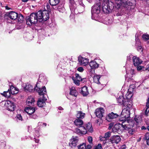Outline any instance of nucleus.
I'll return each mask as SVG.
<instances>
[{
  "label": "nucleus",
  "mask_w": 149,
  "mask_h": 149,
  "mask_svg": "<svg viewBox=\"0 0 149 149\" xmlns=\"http://www.w3.org/2000/svg\"><path fill=\"white\" fill-rule=\"evenodd\" d=\"M34 139H35V141L36 143H38L39 142V139H36L35 138H34Z\"/></svg>",
  "instance_id": "obj_59"
},
{
  "label": "nucleus",
  "mask_w": 149,
  "mask_h": 149,
  "mask_svg": "<svg viewBox=\"0 0 149 149\" xmlns=\"http://www.w3.org/2000/svg\"><path fill=\"white\" fill-rule=\"evenodd\" d=\"M78 139L77 137L72 136L69 143V145L71 148L76 146L78 142Z\"/></svg>",
  "instance_id": "obj_11"
},
{
  "label": "nucleus",
  "mask_w": 149,
  "mask_h": 149,
  "mask_svg": "<svg viewBox=\"0 0 149 149\" xmlns=\"http://www.w3.org/2000/svg\"><path fill=\"white\" fill-rule=\"evenodd\" d=\"M128 119L124 120L123 118H120V121L121 122L122 127L125 130L127 128H131L134 125V121L132 120H128Z\"/></svg>",
  "instance_id": "obj_5"
},
{
  "label": "nucleus",
  "mask_w": 149,
  "mask_h": 149,
  "mask_svg": "<svg viewBox=\"0 0 149 149\" xmlns=\"http://www.w3.org/2000/svg\"><path fill=\"white\" fill-rule=\"evenodd\" d=\"M86 128H84L86 130V133L88 131L92 132L93 131V128L92 125L90 123H88L85 126Z\"/></svg>",
  "instance_id": "obj_25"
},
{
  "label": "nucleus",
  "mask_w": 149,
  "mask_h": 149,
  "mask_svg": "<svg viewBox=\"0 0 149 149\" xmlns=\"http://www.w3.org/2000/svg\"><path fill=\"white\" fill-rule=\"evenodd\" d=\"M30 118L33 119H35L36 118H37V116L36 115H35L34 114H31V115H30Z\"/></svg>",
  "instance_id": "obj_45"
},
{
  "label": "nucleus",
  "mask_w": 149,
  "mask_h": 149,
  "mask_svg": "<svg viewBox=\"0 0 149 149\" xmlns=\"http://www.w3.org/2000/svg\"><path fill=\"white\" fill-rule=\"evenodd\" d=\"M57 9H58L59 12L61 13H63L65 11V9L63 7H62L61 8L59 7L57 8Z\"/></svg>",
  "instance_id": "obj_42"
},
{
  "label": "nucleus",
  "mask_w": 149,
  "mask_h": 149,
  "mask_svg": "<svg viewBox=\"0 0 149 149\" xmlns=\"http://www.w3.org/2000/svg\"><path fill=\"white\" fill-rule=\"evenodd\" d=\"M58 109L59 110H63V108L61 107H58Z\"/></svg>",
  "instance_id": "obj_61"
},
{
  "label": "nucleus",
  "mask_w": 149,
  "mask_h": 149,
  "mask_svg": "<svg viewBox=\"0 0 149 149\" xmlns=\"http://www.w3.org/2000/svg\"><path fill=\"white\" fill-rule=\"evenodd\" d=\"M81 7H82L83 9H84V5L82 2H81L80 3H79V5L78 6V8H79Z\"/></svg>",
  "instance_id": "obj_46"
},
{
  "label": "nucleus",
  "mask_w": 149,
  "mask_h": 149,
  "mask_svg": "<svg viewBox=\"0 0 149 149\" xmlns=\"http://www.w3.org/2000/svg\"><path fill=\"white\" fill-rule=\"evenodd\" d=\"M37 109L36 107H26L25 108L24 111L29 115L34 113Z\"/></svg>",
  "instance_id": "obj_15"
},
{
  "label": "nucleus",
  "mask_w": 149,
  "mask_h": 149,
  "mask_svg": "<svg viewBox=\"0 0 149 149\" xmlns=\"http://www.w3.org/2000/svg\"><path fill=\"white\" fill-rule=\"evenodd\" d=\"M137 49L138 51H142V47L141 46H139L138 47H137Z\"/></svg>",
  "instance_id": "obj_56"
},
{
  "label": "nucleus",
  "mask_w": 149,
  "mask_h": 149,
  "mask_svg": "<svg viewBox=\"0 0 149 149\" xmlns=\"http://www.w3.org/2000/svg\"><path fill=\"white\" fill-rule=\"evenodd\" d=\"M111 132H109L106 133L104 136V138H107L110 137L111 135Z\"/></svg>",
  "instance_id": "obj_43"
},
{
  "label": "nucleus",
  "mask_w": 149,
  "mask_h": 149,
  "mask_svg": "<svg viewBox=\"0 0 149 149\" xmlns=\"http://www.w3.org/2000/svg\"><path fill=\"white\" fill-rule=\"evenodd\" d=\"M134 69H131L130 71V73L131 74H134Z\"/></svg>",
  "instance_id": "obj_55"
},
{
  "label": "nucleus",
  "mask_w": 149,
  "mask_h": 149,
  "mask_svg": "<svg viewBox=\"0 0 149 149\" xmlns=\"http://www.w3.org/2000/svg\"><path fill=\"white\" fill-rule=\"evenodd\" d=\"M146 129H147V128H146V127L144 126H142L141 127L142 130H146Z\"/></svg>",
  "instance_id": "obj_60"
},
{
  "label": "nucleus",
  "mask_w": 149,
  "mask_h": 149,
  "mask_svg": "<svg viewBox=\"0 0 149 149\" xmlns=\"http://www.w3.org/2000/svg\"><path fill=\"white\" fill-rule=\"evenodd\" d=\"M75 79L79 81H80L81 79V77L78 74H75Z\"/></svg>",
  "instance_id": "obj_40"
},
{
  "label": "nucleus",
  "mask_w": 149,
  "mask_h": 149,
  "mask_svg": "<svg viewBox=\"0 0 149 149\" xmlns=\"http://www.w3.org/2000/svg\"><path fill=\"white\" fill-rule=\"evenodd\" d=\"M100 78V75L97 74L95 75L93 77L94 81L98 84H100V83L99 81Z\"/></svg>",
  "instance_id": "obj_27"
},
{
  "label": "nucleus",
  "mask_w": 149,
  "mask_h": 149,
  "mask_svg": "<svg viewBox=\"0 0 149 149\" xmlns=\"http://www.w3.org/2000/svg\"><path fill=\"white\" fill-rule=\"evenodd\" d=\"M18 22L22 23L23 22L24 20L23 16L22 14H18L17 18Z\"/></svg>",
  "instance_id": "obj_34"
},
{
  "label": "nucleus",
  "mask_w": 149,
  "mask_h": 149,
  "mask_svg": "<svg viewBox=\"0 0 149 149\" xmlns=\"http://www.w3.org/2000/svg\"><path fill=\"white\" fill-rule=\"evenodd\" d=\"M80 93L84 96L87 95L89 94L88 87L86 86L82 87L81 88Z\"/></svg>",
  "instance_id": "obj_20"
},
{
  "label": "nucleus",
  "mask_w": 149,
  "mask_h": 149,
  "mask_svg": "<svg viewBox=\"0 0 149 149\" xmlns=\"http://www.w3.org/2000/svg\"><path fill=\"white\" fill-rule=\"evenodd\" d=\"M116 125H115L114 126V127L112 128V132H116V131H117V128L116 127Z\"/></svg>",
  "instance_id": "obj_51"
},
{
  "label": "nucleus",
  "mask_w": 149,
  "mask_h": 149,
  "mask_svg": "<svg viewBox=\"0 0 149 149\" xmlns=\"http://www.w3.org/2000/svg\"><path fill=\"white\" fill-rule=\"evenodd\" d=\"M77 70L81 72H82L84 70L83 68L82 67H79L77 69Z\"/></svg>",
  "instance_id": "obj_47"
},
{
  "label": "nucleus",
  "mask_w": 149,
  "mask_h": 149,
  "mask_svg": "<svg viewBox=\"0 0 149 149\" xmlns=\"http://www.w3.org/2000/svg\"><path fill=\"white\" fill-rule=\"evenodd\" d=\"M16 118L17 119L19 120L22 121L23 120L22 116L20 114H17V115Z\"/></svg>",
  "instance_id": "obj_41"
},
{
  "label": "nucleus",
  "mask_w": 149,
  "mask_h": 149,
  "mask_svg": "<svg viewBox=\"0 0 149 149\" xmlns=\"http://www.w3.org/2000/svg\"><path fill=\"white\" fill-rule=\"evenodd\" d=\"M72 79L74 81V83L77 85H79V82L80 81L76 79H75V78L74 77H72Z\"/></svg>",
  "instance_id": "obj_37"
},
{
  "label": "nucleus",
  "mask_w": 149,
  "mask_h": 149,
  "mask_svg": "<svg viewBox=\"0 0 149 149\" xmlns=\"http://www.w3.org/2000/svg\"><path fill=\"white\" fill-rule=\"evenodd\" d=\"M85 115V113H83L81 111H79L77 112L76 116L78 119H83Z\"/></svg>",
  "instance_id": "obj_26"
},
{
  "label": "nucleus",
  "mask_w": 149,
  "mask_h": 149,
  "mask_svg": "<svg viewBox=\"0 0 149 149\" xmlns=\"http://www.w3.org/2000/svg\"><path fill=\"white\" fill-rule=\"evenodd\" d=\"M88 140L89 142L91 143H92L93 139L91 136H89L88 137Z\"/></svg>",
  "instance_id": "obj_50"
},
{
  "label": "nucleus",
  "mask_w": 149,
  "mask_h": 149,
  "mask_svg": "<svg viewBox=\"0 0 149 149\" xmlns=\"http://www.w3.org/2000/svg\"><path fill=\"white\" fill-rule=\"evenodd\" d=\"M60 0H49V3L52 6H56L59 3Z\"/></svg>",
  "instance_id": "obj_28"
},
{
  "label": "nucleus",
  "mask_w": 149,
  "mask_h": 149,
  "mask_svg": "<svg viewBox=\"0 0 149 149\" xmlns=\"http://www.w3.org/2000/svg\"><path fill=\"white\" fill-rule=\"evenodd\" d=\"M35 101L34 98L31 96H30L27 98L26 102L27 105L30 106L33 105Z\"/></svg>",
  "instance_id": "obj_21"
},
{
  "label": "nucleus",
  "mask_w": 149,
  "mask_h": 149,
  "mask_svg": "<svg viewBox=\"0 0 149 149\" xmlns=\"http://www.w3.org/2000/svg\"><path fill=\"white\" fill-rule=\"evenodd\" d=\"M43 98H40L38 100L37 102L38 106L40 107H42L45 104V101L47 100L45 97H43Z\"/></svg>",
  "instance_id": "obj_17"
},
{
  "label": "nucleus",
  "mask_w": 149,
  "mask_h": 149,
  "mask_svg": "<svg viewBox=\"0 0 149 149\" xmlns=\"http://www.w3.org/2000/svg\"><path fill=\"white\" fill-rule=\"evenodd\" d=\"M118 116V115L116 114H114L113 112H112L109 114L106 117L107 120L110 121V119H113L117 118Z\"/></svg>",
  "instance_id": "obj_22"
},
{
  "label": "nucleus",
  "mask_w": 149,
  "mask_h": 149,
  "mask_svg": "<svg viewBox=\"0 0 149 149\" xmlns=\"http://www.w3.org/2000/svg\"><path fill=\"white\" fill-rule=\"evenodd\" d=\"M134 120L137 123H139L141 120V117L135 116Z\"/></svg>",
  "instance_id": "obj_38"
},
{
  "label": "nucleus",
  "mask_w": 149,
  "mask_h": 149,
  "mask_svg": "<svg viewBox=\"0 0 149 149\" xmlns=\"http://www.w3.org/2000/svg\"><path fill=\"white\" fill-rule=\"evenodd\" d=\"M34 90L37 91L40 95H42L43 97H45V95H46L47 93L46 88L45 86H43L42 88L36 86L34 87Z\"/></svg>",
  "instance_id": "obj_9"
},
{
  "label": "nucleus",
  "mask_w": 149,
  "mask_h": 149,
  "mask_svg": "<svg viewBox=\"0 0 149 149\" xmlns=\"http://www.w3.org/2000/svg\"><path fill=\"white\" fill-rule=\"evenodd\" d=\"M10 91L9 90L7 91L4 92L2 94L5 97H9L10 96Z\"/></svg>",
  "instance_id": "obj_33"
},
{
  "label": "nucleus",
  "mask_w": 149,
  "mask_h": 149,
  "mask_svg": "<svg viewBox=\"0 0 149 149\" xmlns=\"http://www.w3.org/2000/svg\"><path fill=\"white\" fill-rule=\"evenodd\" d=\"M142 38L143 39L147 40L149 39V35L148 34H143L142 36Z\"/></svg>",
  "instance_id": "obj_39"
},
{
  "label": "nucleus",
  "mask_w": 149,
  "mask_h": 149,
  "mask_svg": "<svg viewBox=\"0 0 149 149\" xmlns=\"http://www.w3.org/2000/svg\"><path fill=\"white\" fill-rule=\"evenodd\" d=\"M131 58H132L133 64L135 66L139 65L142 62V61L139 57L135 56L132 57V55H130L129 56H127V60H129Z\"/></svg>",
  "instance_id": "obj_8"
},
{
  "label": "nucleus",
  "mask_w": 149,
  "mask_h": 149,
  "mask_svg": "<svg viewBox=\"0 0 149 149\" xmlns=\"http://www.w3.org/2000/svg\"><path fill=\"white\" fill-rule=\"evenodd\" d=\"M38 21L41 22L47 20L49 18L48 12L46 10H39L37 12Z\"/></svg>",
  "instance_id": "obj_6"
},
{
  "label": "nucleus",
  "mask_w": 149,
  "mask_h": 149,
  "mask_svg": "<svg viewBox=\"0 0 149 149\" xmlns=\"http://www.w3.org/2000/svg\"><path fill=\"white\" fill-rule=\"evenodd\" d=\"M118 102L120 104H123L124 106V104H127V103H131L130 102H126V100L125 99L123 96H120L117 99Z\"/></svg>",
  "instance_id": "obj_16"
},
{
  "label": "nucleus",
  "mask_w": 149,
  "mask_h": 149,
  "mask_svg": "<svg viewBox=\"0 0 149 149\" xmlns=\"http://www.w3.org/2000/svg\"><path fill=\"white\" fill-rule=\"evenodd\" d=\"M146 69L149 71V65H148V67H147V68Z\"/></svg>",
  "instance_id": "obj_64"
},
{
  "label": "nucleus",
  "mask_w": 149,
  "mask_h": 149,
  "mask_svg": "<svg viewBox=\"0 0 149 149\" xmlns=\"http://www.w3.org/2000/svg\"><path fill=\"white\" fill-rule=\"evenodd\" d=\"M78 149H86V144L83 143L82 144H80L79 146H78Z\"/></svg>",
  "instance_id": "obj_36"
},
{
  "label": "nucleus",
  "mask_w": 149,
  "mask_h": 149,
  "mask_svg": "<svg viewBox=\"0 0 149 149\" xmlns=\"http://www.w3.org/2000/svg\"><path fill=\"white\" fill-rule=\"evenodd\" d=\"M136 44H138L139 45H140V42L139 41V39L138 38L137 36H136Z\"/></svg>",
  "instance_id": "obj_48"
},
{
  "label": "nucleus",
  "mask_w": 149,
  "mask_h": 149,
  "mask_svg": "<svg viewBox=\"0 0 149 149\" xmlns=\"http://www.w3.org/2000/svg\"><path fill=\"white\" fill-rule=\"evenodd\" d=\"M92 146L91 145H88L86 146V149H91Z\"/></svg>",
  "instance_id": "obj_53"
},
{
  "label": "nucleus",
  "mask_w": 149,
  "mask_h": 149,
  "mask_svg": "<svg viewBox=\"0 0 149 149\" xmlns=\"http://www.w3.org/2000/svg\"><path fill=\"white\" fill-rule=\"evenodd\" d=\"M34 88H33L32 85L28 84L26 85L25 87V89L29 92H32L33 91Z\"/></svg>",
  "instance_id": "obj_29"
},
{
  "label": "nucleus",
  "mask_w": 149,
  "mask_h": 149,
  "mask_svg": "<svg viewBox=\"0 0 149 149\" xmlns=\"http://www.w3.org/2000/svg\"><path fill=\"white\" fill-rule=\"evenodd\" d=\"M120 136L118 135L113 136L109 139L110 141L112 144H117L121 141Z\"/></svg>",
  "instance_id": "obj_13"
},
{
  "label": "nucleus",
  "mask_w": 149,
  "mask_h": 149,
  "mask_svg": "<svg viewBox=\"0 0 149 149\" xmlns=\"http://www.w3.org/2000/svg\"><path fill=\"white\" fill-rule=\"evenodd\" d=\"M94 149H102L101 144H98L97 146Z\"/></svg>",
  "instance_id": "obj_44"
},
{
  "label": "nucleus",
  "mask_w": 149,
  "mask_h": 149,
  "mask_svg": "<svg viewBox=\"0 0 149 149\" xmlns=\"http://www.w3.org/2000/svg\"><path fill=\"white\" fill-rule=\"evenodd\" d=\"M83 128L84 130H82V129L75 128L74 131V132L80 135L85 134H86V130L84 128Z\"/></svg>",
  "instance_id": "obj_19"
},
{
  "label": "nucleus",
  "mask_w": 149,
  "mask_h": 149,
  "mask_svg": "<svg viewBox=\"0 0 149 149\" xmlns=\"http://www.w3.org/2000/svg\"><path fill=\"white\" fill-rule=\"evenodd\" d=\"M78 61L80 64L83 66L86 65L88 63V59L87 58L81 56L79 57Z\"/></svg>",
  "instance_id": "obj_14"
},
{
  "label": "nucleus",
  "mask_w": 149,
  "mask_h": 149,
  "mask_svg": "<svg viewBox=\"0 0 149 149\" xmlns=\"http://www.w3.org/2000/svg\"><path fill=\"white\" fill-rule=\"evenodd\" d=\"M144 111L145 115L147 116L149 112V99L148 102L146 103V106L144 109Z\"/></svg>",
  "instance_id": "obj_30"
},
{
  "label": "nucleus",
  "mask_w": 149,
  "mask_h": 149,
  "mask_svg": "<svg viewBox=\"0 0 149 149\" xmlns=\"http://www.w3.org/2000/svg\"><path fill=\"white\" fill-rule=\"evenodd\" d=\"M70 94L74 97H76L77 95V93L74 87L70 88Z\"/></svg>",
  "instance_id": "obj_24"
},
{
  "label": "nucleus",
  "mask_w": 149,
  "mask_h": 149,
  "mask_svg": "<svg viewBox=\"0 0 149 149\" xmlns=\"http://www.w3.org/2000/svg\"><path fill=\"white\" fill-rule=\"evenodd\" d=\"M145 139L146 140V143L149 146V133H146L145 136Z\"/></svg>",
  "instance_id": "obj_35"
},
{
  "label": "nucleus",
  "mask_w": 149,
  "mask_h": 149,
  "mask_svg": "<svg viewBox=\"0 0 149 149\" xmlns=\"http://www.w3.org/2000/svg\"><path fill=\"white\" fill-rule=\"evenodd\" d=\"M121 115V118L124 120L128 119L130 117V111L132 109V104L127 103L124 104Z\"/></svg>",
  "instance_id": "obj_2"
},
{
  "label": "nucleus",
  "mask_w": 149,
  "mask_h": 149,
  "mask_svg": "<svg viewBox=\"0 0 149 149\" xmlns=\"http://www.w3.org/2000/svg\"><path fill=\"white\" fill-rule=\"evenodd\" d=\"M99 66L98 64L95 61H92L89 63V65L86 66L87 70L91 73L94 72V69L97 68Z\"/></svg>",
  "instance_id": "obj_7"
},
{
  "label": "nucleus",
  "mask_w": 149,
  "mask_h": 149,
  "mask_svg": "<svg viewBox=\"0 0 149 149\" xmlns=\"http://www.w3.org/2000/svg\"><path fill=\"white\" fill-rule=\"evenodd\" d=\"M137 67V70L140 71L141 70L142 68H143V67L142 66H139V65L136 66Z\"/></svg>",
  "instance_id": "obj_52"
},
{
  "label": "nucleus",
  "mask_w": 149,
  "mask_h": 149,
  "mask_svg": "<svg viewBox=\"0 0 149 149\" xmlns=\"http://www.w3.org/2000/svg\"><path fill=\"white\" fill-rule=\"evenodd\" d=\"M95 113L97 117L101 118L103 116L104 110L103 108H100L96 109Z\"/></svg>",
  "instance_id": "obj_12"
},
{
  "label": "nucleus",
  "mask_w": 149,
  "mask_h": 149,
  "mask_svg": "<svg viewBox=\"0 0 149 149\" xmlns=\"http://www.w3.org/2000/svg\"><path fill=\"white\" fill-rule=\"evenodd\" d=\"M128 134L130 136L133 135L135 132V130L133 128H127Z\"/></svg>",
  "instance_id": "obj_32"
},
{
  "label": "nucleus",
  "mask_w": 149,
  "mask_h": 149,
  "mask_svg": "<svg viewBox=\"0 0 149 149\" xmlns=\"http://www.w3.org/2000/svg\"><path fill=\"white\" fill-rule=\"evenodd\" d=\"M22 1L23 2H27L28 0H22Z\"/></svg>",
  "instance_id": "obj_63"
},
{
  "label": "nucleus",
  "mask_w": 149,
  "mask_h": 149,
  "mask_svg": "<svg viewBox=\"0 0 149 149\" xmlns=\"http://www.w3.org/2000/svg\"><path fill=\"white\" fill-rule=\"evenodd\" d=\"M10 91L12 95L17 94L18 92V91L16 88L12 86L10 88Z\"/></svg>",
  "instance_id": "obj_31"
},
{
  "label": "nucleus",
  "mask_w": 149,
  "mask_h": 149,
  "mask_svg": "<svg viewBox=\"0 0 149 149\" xmlns=\"http://www.w3.org/2000/svg\"><path fill=\"white\" fill-rule=\"evenodd\" d=\"M8 16L10 19L15 20L17 18L18 14L15 12L11 11L8 13Z\"/></svg>",
  "instance_id": "obj_18"
},
{
  "label": "nucleus",
  "mask_w": 149,
  "mask_h": 149,
  "mask_svg": "<svg viewBox=\"0 0 149 149\" xmlns=\"http://www.w3.org/2000/svg\"><path fill=\"white\" fill-rule=\"evenodd\" d=\"M74 124L77 126L81 127L83 124V121L79 119H76L74 121Z\"/></svg>",
  "instance_id": "obj_23"
},
{
  "label": "nucleus",
  "mask_w": 149,
  "mask_h": 149,
  "mask_svg": "<svg viewBox=\"0 0 149 149\" xmlns=\"http://www.w3.org/2000/svg\"><path fill=\"white\" fill-rule=\"evenodd\" d=\"M87 80V79L86 78H81L80 81H81L82 83H84L85 82H86Z\"/></svg>",
  "instance_id": "obj_49"
},
{
  "label": "nucleus",
  "mask_w": 149,
  "mask_h": 149,
  "mask_svg": "<svg viewBox=\"0 0 149 149\" xmlns=\"http://www.w3.org/2000/svg\"><path fill=\"white\" fill-rule=\"evenodd\" d=\"M132 4L129 0H116L114 5L116 8L118 9L122 7L127 8L129 6H132Z\"/></svg>",
  "instance_id": "obj_3"
},
{
  "label": "nucleus",
  "mask_w": 149,
  "mask_h": 149,
  "mask_svg": "<svg viewBox=\"0 0 149 149\" xmlns=\"http://www.w3.org/2000/svg\"><path fill=\"white\" fill-rule=\"evenodd\" d=\"M5 105L7 108V109L10 111L14 110L15 106L14 103L10 101H7L5 103Z\"/></svg>",
  "instance_id": "obj_10"
},
{
  "label": "nucleus",
  "mask_w": 149,
  "mask_h": 149,
  "mask_svg": "<svg viewBox=\"0 0 149 149\" xmlns=\"http://www.w3.org/2000/svg\"><path fill=\"white\" fill-rule=\"evenodd\" d=\"M100 2L97 3L92 7L91 12L92 18L95 19L97 15L102 9L103 11L105 13H109L114 8V4L111 1H109L106 0L104 1L101 6Z\"/></svg>",
  "instance_id": "obj_1"
},
{
  "label": "nucleus",
  "mask_w": 149,
  "mask_h": 149,
  "mask_svg": "<svg viewBox=\"0 0 149 149\" xmlns=\"http://www.w3.org/2000/svg\"><path fill=\"white\" fill-rule=\"evenodd\" d=\"M113 124H112V123H111V124H109V130H110V129H111L112 127H113Z\"/></svg>",
  "instance_id": "obj_54"
},
{
  "label": "nucleus",
  "mask_w": 149,
  "mask_h": 149,
  "mask_svg": "<svg viewBox=\"0 0 149 149\" xmlns=\"http://www.w3.org/2000/svg\"><path fill=\"white\" fill-rule=\"evenodd\" d=\"M38 21L37 12L36 13H33L31 14L29 16L26 18V24L29 25H31L36 24Z\"/></svg>",
  "instance_id": "obj_4"
},
{
  "label": "nucleus",
  "mask_w": 149,
  "mask_h": 149,
  "mask_svg": "<svg viewBox=\"0 0 149 149\" xmlns=\"http://www.w3.org/2000/svg\"><path fill=\"white\" fill-rule=\"evenodd\" d=\"M128 90H129V91L130 93H132V91H133V90L132 89V88H131V86H130V87L129 89H128Z\"/></svg>",
  "instance_id": "obj_57"
},
{
  "label": "nucleus",
  "mask_w": 149,
  "mask_h": 149,
  "mask_svg": "<svg viewBox=\"0 0 149 149\" xmlns=\"http://www.w3.org/2000/svg\"><path fill=\"white\" fill-rule=\"evenodd\" d=\"M81 128V129H82V130H84V129L83 128H86L85 127H82L81 126V127H80Z\"/></svg>",
  "instance_id": "obj_62"
},
{
  "label": "nucleus",
  "mask_w": 149,
  "mask_h": 149,
  "mask_svg": "<svg viewBox=\"0 0 149 149\" xmlns=\"http://www.w3.org/2000/svg\"><path fill=\"white\" fill-rule=\"evenodd\" d=\"M69 1H70V2L71 3V4H72V3L74 4V0H69Z\"/></svg>",
  "instance_id": "obj_58"
}]
</instances>
